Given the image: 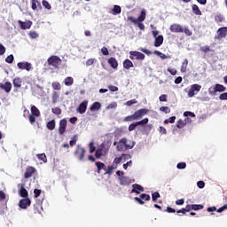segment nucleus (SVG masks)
<instances>
[{
    "label": "nucleus",
    "instance_id": "obj_1",
    "mask_svg": "<svg viewBox=\"0 0 227 227\" xmlns=\"http://www.w3.org/2000/svg\"><path fill=\"white\" fill-rule=\"evenodd\" d=\"M136 146L134 140H128L126 137L121 138L117 145L118 152H124V150H132Z\"/></svg>",
    "mask_w": 227,
    "mask_h": 227
},
{
    "label": "nucleus",
    "instance_id": "obj_2",
    "mask_svg": "<svg viewBox=\"0 0 227 227\" xmlns=\"http://www.w3.org/2000/svg\"><path fill=\"white\" fill-rule=\"evenodd\" d=\"M107 152H109V148L106 147V145L101 144L96 150V159H101L102 157H106V155H107Z\"/></svg>",
    "mask_w": 227,
    "mask_h": 227
},
{
    "label": "nucleus",
    "instance_id": "obj_3",
    "mask_svg": "<svg viewBox=\"0 0 227 227\" xmlns=\"http://www.w3.org/2000/svg\"><path fill=\"white\" fill-rule=\"evenodd\" d=\"M128 20H129V22H132L133 24H137V22H145V20H146V10L143 9L137 19L129 16L128 17Z\"/></svg>",
    "mask_w": 227,
    "mask_h": 227
},
{
    "label": "nucleus",
    "instance_id": "obj_4",
    "mask_svg": "<svg viewBox=\"0 0 227 227\" xmlns=\"http://www.w3.org/2000/svg\"><path fill=\"white\" fill-rule=\"evenodd\" d=\"M74 155L76 157V159H78V160L82 161L84 160V156L86 155V149L78 145H76Z\"/></svg>",
    "mask_w": 227,
    "mask_h": 227
},
{
    "label": "nucleus",
    "instance_id": "obj_5",
    "mask_svg": "<svg viewBox=\"0 0 227 227\" xmlns=\"http://www.w3.org/2000/svg\"><path fill=\"white\" fill-rule=\"evenodd\" d=\"M223 91H226V87L224 85H221L219 83H216L215 87H209L208 88V93L209 95H215V93L219 92L222 93Z\"/></svg>",
    "mask_w": 227,
    "mask_h": 227
},
{
    "label": "nucleus",
    "instance_id": "obj_6",
    "mask_svg": "<svg viewBox=\"0 0 227 227\" xmlns=\"http://www.w3.org/2000/svg\"><path fill=\"white\" fill-rule=\"evenodd\" d=\"M47 63L50 67H53V68H59V65H61V59L58 56H51L48 59Z\"/></svg>",
    "mask_w": 227,
    "mask_h": 227
},
{
    "label": "nucleus",
    "instance_id": "obj_7",
    "mask_svg": "<svg viewBox=\"0 0 227 227\" xmlns=\"http://www.w3.org/2000/svg\"><path fill=\"white\" fill-rule=\"evenodd\" d=\"M149 110L146 108H141L137 111H136L133 114V118L136 120H141V118H143V116H146V114H148Z\"/></svg>",
    "mask_w": 227,
    "mask_h": 227
},
{
    "label": "nucleus",
    "instance_id": "obj_8",
    "mask_svg": "<svg viewBox=\"0 0 227 227\" xmlns=\"http://www.w3.org/2000/svg\"><path fill=\"white\" fill-rule=\"evenodd\" d=\"M148 121H150V120L148 118H145L139 121L133 122L129 126V131L132 132V130H136V127H138V125H147Z\"/></svg>",
    "mask_w": 227,
    "mask_h": 227
},
{
    "label": "nucleus",
    "instance_id": "obj_9",
    "mask_svg": "<svg viewBox=\"0 0 227 227\" xmlns=\"http://www.w3.org/2000/svg\"><path fill=\"white\" fill-rule=\"evenodd\" d=\"M227 36V27H223L218 28L216 35L215 36V40H223V38H226Z\"/></svg>",
    "mask_w": 227,
    "mask_h": 227
},
{
    "label": "nucleus",
    "instance_id": "obj_10",
    "mask_svg": "<svg viewBox=\"0 0 227 227\" xmlns=\"http://www.w3.org/2000/svg\"><path fill=\"white\" fill-rule=\"evenodd\" d=\"M129 54V59L132 60L137 59L138 61H143L145 58V54L139 51H130Z\"/></svg>",
    "mask_w": 227,
    "mask_h": 227
},
{
    "label": "nucleus",
    "instance_id": "obj_11",
    "mask_svg": "<svg viewBox=\"0 0 227 227\" xmlns=\"http://www.w3.org/2000/svg\"><path fill=\"white\" fill-rule=\"evenodd\" d=\"M19 207H20V208L26 210V208H27V207H31V200L27 197L20 200V203H19Z\"/></svg>",
    "mask_w": 227,
    "mask_h": 227
},
{
    "label": "nucleus",
    "instance_id": "obj_12",
    "mask_svg": "<svg viewBox=\"0 0 227 227\" xmlns=\"http://www.w3.org/2000/svg\"><path fill=\"white\" fill-rule=\"evenodd\" d=\"M135 201H137V203H139V205H145L144 201H150V195L146 194V193H142L139 197H135L134 198ZM144 200V201H143Z\"/></svg>",
    "mask_w": 227,
    "mask_h": 227
},
{
    "label": "nucleus",
    "instance_id": "obj_13",
    "mask_svg": "<svg viewBox=\"0 0 227 227\" xmlns=\"http://www.w3.org/2000/svg\"><path fill=\"white\" fill-rule=\"evenodd\" d=\"M68 123V121L67 119H62L59 121V132L60 136H63L65 132L67 131V124Z\"/></svg>",
    "mask_w": 227,
    "mask_h": 227
},
{
    "label": "nucleus",
    "instance_id": "obj_14",
    "mask_svg": "<svg viewBox=\"0 0 227 227\" xmlns=\"http://www.w3.org/2000/svg\"><path fill=\"white\" fill-rule=\"evenodd\" d=\"M17 67L20 70H27V72H29L32 68L31 63L29 62H19Z\"/></svg>",
    "mask_w": 227,
    "mask_h": 227
},
{
    "label": "nucleus",
    "instance_id": "obj_15",
    "mask_svg": "<svg viewBox=\"0 0 227 227\" xmlns=\"http://www.w3.org/2000/svg\"><path fill=\"white\" fill-rule=\"evenodd\" d=\"M35 173H36V168H35V167L29 166L26 168L24 178H31Z\"/></svg>",
    "mask_w": 227,
    "mask_h": 227
},
{
    "label": "nucleus",
    "instance_id": "obj_16",
    "mask_svg": "<svg viewBox=\"0 0 227 227\" xmlns=\"http://www.w3.org/2000/svg\"><path fill=\"white\" fill-rule=\"evenodd\" d=\"M134 192L135 194H141V192H145V188L140 184H132L131 194Z\"/></svg>",
    "mask_w": 227,
    "mask_h": 227
},
{
    "label": "nucleus",
    "instance_id": "obj_17",
    "mask_svg": "<svg viewBox=\"0 0 227 227\" xmlns=\"http://www.w3.org/2000/svg\"><path fill=\"white\" fill-rule=\"evenodd\" d=\"M171 33H184V27L178 24H172L169 27Z\"/></svg>",
    "mask_w": 227,
    "mask_h": 227
},
{
    "label": "nucleus",
    "instance_id": "obj_18",
    "mask_svg": "<svg viewBox=\"0 0 227 227\" xmlns=\"http://www.w3.org/2000/svg\"><path fill=\"white\" fill-rule=\"evenodd\" d=\"M86 109H88V101H82L78 108H77V113H79L80 114H84V113H86Z\"/></svg>",
    "mask_w": 227,
    "mask_h": 227
},
{
    "label": "nucleus",
    "instance_id": "obj_19",
    "mask_svg": "<svg viewBox=\"0 0 227 227\" xmlns=\"http://www.w3.org/2000/svg\"><path fill=\"white\" fill-rule=\"evenodd\" d=\"M1 90H4L5 93H10L12 91V82H6L5 83H0Z\"/></svg>",
    "mask_w": 227,
    "mask_h": 227
},
{
    "label": "nucleus",
    "instance_id": "obj_20",
    "mask_svg": "<svg viewBox=\"0 0 227 227\" xmlns=\"http://www.w3.org/2000/svg\"><path fill=\"white\" fill-rule=\"evenodd\" d=\"M18 24H20L21 29H29L31 27V26H33V22L31 21H22V20H19Z\"/></svg>",
    "mask_w": 227,
    "mask_h": 227
},
{
    "label": "nucleus",
    "instance_id": "obj_21",
    "mask_svg": "<svg viewBox=\"0 0 227 227\" xmlns=\"http://www.w3.org/2000/svg\"><path fill=\"white\" fill-rule=\"evenodd\" d=\"M187 121H191V118L187 117L185 120L180 119L176 122L177 129H184L187 125Z\"/></svg>",
    "mask_w": 227,
    "mask_h": 227
},
{
    "label": "nucleus",
    "instance_id": "obj_22",
    "mask_svg": "<svg viewBox=\"0 0 227 227\" xmlns=\"http://www.w3.org/2000/svg\"><path fill=\"white\" fill-rule=\"evenodd\" d=\"M132 184V180L127 176H121L120 177V184L121 185H130Z\"/></svg>",
    "mask_w": 227,
    "mask_h": 227
},
{
    "label": "nucleus",
    "instance_id": "obj_23",
    "mask_svg": "<svg viewBox=\"0 0 227 227\" xmlns=\"http://www.w3.org/2000/svg\"><path fill=\"white\" fill-rule=\"evenodd\" d=\"M19 194L21 198H27V196H29V192H27V190L24 188V184H20Z\"/></svg>",
    "mask_w": 227,
    "mask_h": 227
},
{
    "label": "nucleus",
    "instance_id": "obj_24",
    "mask_svg": "<svg viewBox=\"0 0 227 227\" xmlns=\"http://www.w3.org/2000/svg\"><path fill=\"white\" fill-rule=\"evenodd\" d=\"M108 65H110V67L112 68H114V70H116V68H118V60H116L115 58L111 57L108 59Z\"/></svg>",
    "mask_w": 227,
    "mask_h": 227
},
{
    "label": "nucleus",
    "instance_id": "obj_25",
    "mask_svg": "<svg viewBox=\"0 0 227 227\" xmlns=\"http://www.w3.org/2000/svg\"><path fill=\"white\" fill-rule=\"evenodd\" d=\"M164 43V36L163 35H158L155 37L154 41V47H160V45Z\"/></svg>",
    "mask_w": 227,
    "mask_h": 227
},
{
    "label": "nucleus",
    "instance_id": "obj_26",
    "mask_svg": "<svg viewBox=\"0 0 227 227\" xmlns=\"http://www.w3.org/2000/svg\"><path fill=\"white\" fill-rule=\"evenodd\" d=\"M123 68H125L126 70H130V68H134V63H132L130 59H126L123 61Z\"/></svg>",
    "mask_w": 227,
    "mask_h": 227
},
{
    "label": "nucleus",
    "instance_id": "obj_27",
    "mask_svg": "<svg viewBox=\"0 0 227 227\" xmlns=\"http://www.w3.org/2000/svg\"><path fill=\"white\" fill-rule=\"evenodd\" d=\"M101 107H102V104H100V102H94L90 107V111L91 112L100 111Z\"/></svg>",
    "mask_w": 227,
    "mask_h": 227
},
{
    "label": "nucleus",
    "instance_id": "obj_28",
    "mask_svg": "<svg viewBox=\"0 0 227 227\" xmlns=\"http://www.w3.org/2000/svg\"><path fill=\"white\" fill-rule=\"evenodd\" d=\"M224 20H226V19L223 14L217 13L215 15V22H216V24H221V22H224Z\"/></svg>",
    "mask_w": 227,
    "mask_h": 227
},
{
    "label": "nucleus",
    "instance_id": "obj_29",
    "mask_svg": "<svg viewBox=\"0 0 227 227\" xmlns=\"http://www.w3.org/2000/svg\"><path fill=\"white\" fill-rule=\"evenodd\" d=\"M110 13H112V15H120V13H121V7L120 5H114Z\"/></svg>",
    "mask_w": 227,
    "mask_h": 227
},
{
    "label": "nucleus",
    "instance_id": "obj_30",
    "mask_svg": "<svg viewBox=\"0 0 227 227\" xmlns=\"http://www.w3.org/2000/svg\"><path fill=\"white\" fill-rule=\"evenodd\" d=\"M52 104H58V100H59V92L53 91L51 96Z\"/></svg>",
    "mask_w": 227,
    "mask_h": 227
},
{
    "label": "nucleus",
    "instance_id": "obj_31",
    "mask_svg": "<svg viewBox=\"0 0 227 227\" xmlns=\"http://www.w3.org/2000/svg\"><path fill=\"white\" fill-rule=\"evenodd\" d=\"M96 167L98 168V174H100V171H102V169H104V170L106 169V164H104L100 161L96 162Z\"/></svg>",
    "mask_w": 227,
    "mask_h": 227
},
{
    "label": "nucleus",
    "instance_id": "obj_32",
    "mask_svg": "<svg viewBox=\"0 0 227 227\" xmlns=\"http://www.w3.org/2000/svg\"><path fill=\"white\" fill-rule=\"evenodd\" d=\"M46 127L49 130H54V129H56V121L51 120L48 121V123L46 124Z\"/></svg>",
    "mask_w": 227,
    "mask_h": 227
},
{
    "label": "nucleus",
    "instance_id": "obj_33",
    "mask_svg": "<svg viewBox=\"0 0 227 227\" xmlns=\"http://www.w3.org/2000/svg\"><path fill=\"white\" fill-rule=\"evenodd\" d=\"M187 65H189V60H187V59H185L181 66V72L183 74H185V72H187Z\"/></svg>",
    "mask_w": 227,
    "mask_h": 227
},
{
    "label": "nucleus",
    "instance_id": "obj_34",
    "mask_svg": "<svg viewBox=\"0 0 227 227\" xmlns=\"http://www.w3.org/2000/svg\"><path fill=\"white\" fill-rule=\"evenodd\" d=\"M192 10L195 15H202L201 10H200V7L197 4H193Z\"/></svg>",
    "mask_w": 227,
    "mask_h": 227
},
{
    "label": "nucleus",
    "instance_id": "obj_35",
    "mask_svg": "<svg viewBox=\"0 0 227 227\" xmlns=\"http://www.w3.org/2000/svg\"><path fill=\"white\" fill-rule=\"evenodd\" d=\"M64 83L66 86H72V84H74V78H72L71 76H67V78H65Z\"/></svg>",
    "mask_w": 227,
    "mask_h": 227
},
{
    "label": "nucleus",
    "instance_id": "obj_36",
    "mask_svg": "<svg viewBox=\"0 0 227 227\" xmlns=\"http://www.w3.org/2000/svg\"><path fill=\"white\" fill-rule=\"evenodd\" d=\"M31 113H32V115L34 116H40V110H38V108L35 106H31Z\"/></svg>",
    "mask_w": 227,
    "mask_h": 227
},
{
    "label": "nucleus",
    "instance_id": "obj_37",
    "mask_svg": "<svg viewBox=\"0 0 227 227\" xmlns=\"http://www.w3.org/2000/svg\"><path fill=\"white\" fill-rule=\"evenodd\" d=\"M14 88H20L22 86V80L20 78H15L13 80Z\"/></svg>",
    "mask_w": 227,
    "mask_h": 227
},
{
    "label": "nucleus",
    "instance_id": "obj_38",
    "mask_svg": "<svg viewBox=\"0 0 227 227\" xmlns=\"http://www.w3.org/2000/svg\"><path fill=\"white\" fill-rule=\"evenodd\" d=\"M160 111L165 113V114H169V113H171V108H169V106H161L160 107Z\"/></svg>",
    "mask_w": 227,
    "mask_h": 227
},
{
    "label": "nucleus",
    "instance_id": "obj_39",
    "mask_svg": "<svg viewBox=\"0 0 227 227\" xmlns=\"http://www.w3.org/2000/svg\"><path fill=\"white\" fill-rule=\"evenodd\" d=\"M52 89L53 90H57L58 91H59V90H61V84L58 82H53L51 83Z\"/></svg>",
    "mask_w": 227,
    "mask_h": 227
},
{
    "label": "nucleus",
    "instance_id": "obj_40",
    "mask_svg": "<svg viewBox=\"0 0 227 227\" xmlns=\"http://www.w3.org/2000/svg\"><path fill=\"white\" fill-rule=\"evenodd\" d=\"M192 210H203V205L201 204H192Z\"/></svg>",
    "mask_w": 227,
    "mask_h": 227
},
{
    "label": "nucleus",
    "instance_id": "obj_41",
    "mask_svg": "<svg viewBox=\"0 0 227 227\" xmlns=\"http://www.w3.org/2000/svg\"><path fill=\"white\" fill-rule=\"evenodd\" d=\"M37 159L43 160V162H47V155L45 153L37 154Z\"/></svg>",
    "mask_w": 227,
    "mask_h": 227
},
{
    "label": "nucleus",
    "instance_id": "obj_42",
    "mask_svg": "<svg viewBox=\"0 0 227 227\" xmlns=\"http://www.w3.org/2000/svg\"><path fill=\"white\" fill-rule=\"evenodd\" d=\"M192 89L196 92V93H199V91H201V85L200 84H192Z\"/></svg>",
    "mask_w": 227,
    "mask_h": 227
},
{
    "label": "nucleus",
    "instance_id": "obj_43",
    "mask_svg": "<svg viewBox=\"0 0 227 227\" xmlns=\"http://www.w3.org/2000/svg\"><path fill=\"white\" fill-rule=\"evenodd\" d=\"M159 198H160V193H159V192H154L152 193L153 201H157V200H159Z\"/></svg>",
    "mask_w": 227,
    "mask_h": 227
},
{
    "label": "nucleus",
    "instance_id": "obj_44",
    "mask_svg": "<svg viewBox=\"0 0 227 227\" xmlns=\"http://www.w3.org/2000/svg\"><path fill=\"white\" fill-rule=\"evenodd\" d=\"M31 8H32V10H36V8H37V5L36 4H38V6H42L39 3H38V0H32L31 1Z\"/></svg>",
    "mask_w": 227,
    "mask_h": 227
},
{
    "label": "nucleus",
    "instance_id": "obj_45",
    "mask_svg": "<svg viewBox=\"0 0 227 227\" xmlns=\"http://www.w3.org/2000/svg\"><path fill=\"white\" fill-rule=\"evenodd\" d=\"M15 59V58L13 57V54L9 55L6 59H5V63H9L12 64L13 63V60Z\"/></svg>",
    "mask_w": 227,
    "mask_h": 227
},
{
    "label": "nucleus",
    "instance_id": "obj_46",
    "mask_svg": "<svg viewBox=\"0 0 227 227\" xmlns=\"http://www.w3.org/2000/svg\"><path fill=\"white\" fill-rule=\"evenodd\" d=\"M175 120H176V116H172V117H170V118H168V119H166V120L164 121V123H165V124H168V123H175Z\"/></svg>",
    "mask_w": 227,
    "mask_h": 227
},
{
    "label": "nucleus",
    "instance_id": "obj_47",
    "mask_svg": "<svg viewBox=\"0 0 227 227\" xmlns=\"http://www.w3.org/2000/svg\"><path fill=\"white\" fill-rule=\"evenodd\" d=\"M210 46H202L200 47V51L204 52V54H207V52H210Z\"/></svg>",
    "mask_w": 227,
    "mask_h": 227
},
{
    "label": "nucleus",
    "instance_id": "obj_48",
    "mask_svg": "<svg viewBox=\"0 0 227 227\" xmlns=\"http://www.w3.org/2000/svg\"><path fill=\"white\" fill-rule=\"evenodd\" d=\"M89 148H90V153H93L97 150V147H95V144L93 142H90L89 144Z\"/></svg>",
    "mask_w": 227,
    "mask_h": 227
},
{
    "label": "nucleus",
    "instance_id": "obj_49",
    "mask_svg": "<svg viewBox=\"0 0 227 227\" xmlns=\"http://www.w3.org/2000/svg\"><path fill=\"white\" fill-rule=\"evenodd\" d=\"M177 169H185L187 168V163L180 162L176 165Z\"/></svg>",
    "mask_w": 227,
    "mask_h": 227
},
{
    "label": "nucleus",
    "instance_id": "obj_50",
    "mask_svg": "<svg viewBox=\"0 0 227 227\" xmlns=\"http://www.w3.org/2000/svg\"><path fill=\"white\" fill-rule=\"evenodd\" d=\"M70 146H75L77 145V137L74 136L72 137V140L69 142Z\"/></svg>",
    "mask_w": 227,
    "mask_h": 227
},
{
    "label": "nucleus",
    "instance_id": "obj_51",
    "mask_svg": "<svg viewBox=\"0 0 227 227\" xmlns=\"http://www.w3.org/2000/svg\"><path fill=\"white\" fill-rule=\"evenodd\" d=\"M42 4H43V6L46 8V10H51V4H49L47 0H43Z\"/></svg>",
    "mask_w": 227,
    "mask_h": 227
},
{
    "label": "nucleus",
    "instance_id": "obj_52",
    "mask_svg": "<svg viewBox=\"0 0 227 227\" xmlns=\"http://www.w3.org/2000/svg\"><path fill=\"white\" fill-rule=\"evenodd\" d=\"M136 121V119H134V115H128L124 118L123 121Z\"/></svg>",
    "mask_w": 227,
    "mask_h": 227
},
{
    "label": "nucleus",
    "instance_id": "obj_53",
    "mask_svg": "<svg viewBox=\"0 0 227 227\" xmlns=\"http://www.w3.org/2000/svg\"><path fill=\"white\" fill-rule=\"evenodd\" d=\"M184 116H185L186 118L188 116H191V118H194L196 116V114L192 112L186 111L184 113Z\"/></svg>",
    "mask_w": 227,
    "mask_h": 227
},
{
    "label": "nucleus",
    "instance_id": "obj_54",
    "mask_svg": "<svg viewBox=\"0 0 227 227\" xmlns=\"http://www.w3.org/2000/svg\"><path fill=\"white\" fill-rule=\"evenodd\" d=\"M51 111H52L53 114H57V115L61 114V108H59V107L52 108Z\"/></svg>",
    "mask_w": 227,
    "mask_h": 227
},
{
    "label": "nucleus",
    "instance_id": "obj_55",
    "mask_svg": "<svg viewBox=\"0 0 227 227\" xmlns=\"http://www.w3.org/2000/svg\"><path fill=\"white\" fill-rule=\"evenodd\" d=\"M101 52L103 56H109V50L106 46L101 49Z\"/></svg>",
    "mask_w": 227,
    "mask_h": 227
},
{
    "label": "nucleus",
    "instance_id": "obj_56",
    "mask_svg": "<svg viewBox=\"0 0 227 227\" xmlns=\"http://www.w3.org/2000/svg\"><path fill=\"white\" fill-rule=\"evenodd\" d=\"M114 169V167L113 166H108L107 169L105 172V175H111L113 173V170Z\"/></svg>",
    "mask_w": 227,
    "mask_h": 227
},
{
    "label": "nucleus",
    "instance_id": "obj_57",
    "mask_svg": "<svg viewBox=\"0 0 227 227\" xmlns=\"http://www.w3.org/2000/svg\"><path fill=\"white\" fill-rule=\"evenodd\" d=\"M135 25H137V27L141 31H145V24H143V21H137V23H136Z\"/></svg>",
    "mask_w": 227,
    "mask_h": 227
},
{
    "label": "nucleus",
    "instance_id": "obj_58",
    "mask_svg": "<svg viewBox=\"0 0 227 227\" xmlns=\"http://www.w3.org/2000/svg\"><path fill=\"white\" fill-rule=\"evenodd\" d=\"M194 95H196V92L192 90V87H191L190 90H188V97L190 98H192V97H194Z\"/></svg>",
    "mask_w": 227,
    "mask_h": 227
},
{
    "label": "nucleus",
    "instance_id": "obj_59",
    "mask_svg": "<svg viewBox=\"0 0 227 227\" xmlns=\"http://www.w3.org/2000/svg\"><path fill=\"white\" fill-rule=\"evenodd\" d=\"M134 104H137V100L131 99L126 102V105L128 106V107H130V106H134Z\"/></svg>",
    "mask_w": 227,
    "mask_h": 227
},
{
    "label": "nucleus",
    "instance_id": "obj_60",
    "mask_svg": "<svg viewBox=\"0 0 227 227\" xmlns=\"http://www.w3.org/2000/svg\"><path fill=\"white\" fill-rule=\"evenodd\" d=\"M35 115L30 114L28 115V120L29 122L33 125V123H35L36 121V118L35 117Z\"/></svg>",
    "mask_w": 227,
    "mask_h": 227
},
{
    "label": "nucleus",
    "instance_id": "obj_61",
    "mask_svg": "<svg viewBox=\"0 0 227 227\" xmlns=\"http://www.w3.org/2000/svg\"><path fill=\"white\" fill-rule=\"evenodd\" d=\"M159 99L160 102H168V96L166 94H162L161 96H160Z\"/></svg>",
    "mask_w": 227,
    "mask_h": 227
},
{
    "label": "nucleus",
    "instance_id": "obj_62",
    "mask_svg": "<svg viewBox=\"0 0 227 227\" xmlns=\"http://www.w3.org/2000/svg\"><path fill=\"white\" fill-rule=\"evenodd\" d=\"M35 198H39L40 194H42V190L35 189L34 190Z\"/></svg>",
    "mask_w": 227,
    "mask_h": 227
},
{
    "label": "nucleus",
    "instance_id": "obj_63",
    "mask_svg": "<svg viewBox=\"0 0 227 227\" xmlns=\"http://www.w3.org/2000/svg\"><path fill=\"white\" fill-rule=\"evenodd\" d=\"M6 200V193L4 192L0 191V201H4Z\"/></svg>",
    "mask_w": 227,
    "mask_h": 227
},
{
    "label": "nucleus",
    "instance_id": "obj_64",
    "mask_svg": "<svg viewBox=\"0 0 227 227\" xmlns=\"http://www.w3.org/2000/svg\"><path fill=\"white\" fill-rule=\"evenodd\" d=\"M219 99L220 100H227V92L220 94Z\"/></svg>",
    "mask_w": 227,
    "mask_h": 227
}]
</instances>
